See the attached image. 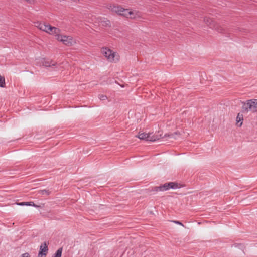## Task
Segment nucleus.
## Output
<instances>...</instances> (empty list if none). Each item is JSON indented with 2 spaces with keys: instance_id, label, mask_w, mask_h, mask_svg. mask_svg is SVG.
<instances>
[{
  "instance_id": "1",
  "label": "nucleus",
  "mask_w": 257,
  "mask_h": 257,
  "mask_svg": "<svg viewBox=\"0 0 257 257\" xmlns=\"http://www.w3.org/2000/svg\"><path fill=\"white\" fill-rule=\"evenodd\" d=\"M108 9L113 13L127 18L135 19L140 17L138 11L131 9H125L120 5L112 4L108 7Z\"/></svg>"
},
{
  "instance_id": "2",
  "label": "nucleus",
  "mask_w": 257,
  "mask_h": 257,
  "mask_svg": "<svg viewBox=\"0 0 257 257\" xmlns=\"http://www.w3.org/2000/svg\"><path fill=\"white\" fill-rule=\"evenodd\" d=\"M100 53L109 62L116 63L119 61L120 55L119 53L110 48L103 47L101 48Z\"/></svg>"
},
{
  "instance_id": "3",
  "label": "nucleus",
  "mask_w": 257,
  "mask_h": 257,
  "mask_svg": "<svg viewBox=\"0 0 257 257\" xmlns=\"http://www.w3.org/2000/svg\"><path fill=\"white\" fill-rule=\"evenodd\" d=\"M54 36L58 41L67 46H71L76 43V40L72 36L63 34L59 28L58 32Z\"/></svg>"
},
{
  "instance_id": "4",
  "label": "nucleus",
  "mask_w": 257,
  "mask_h": 257,
  "mask_svg": "<svg viewBox=\"0 0 257 257\" xmlns=\"http://www.w3.org/2000/svg\"><path fill=\"white\" fill-rule=\"evenodd\" d=\"M242 108L246 112L257 113V99H251L242 102Z\"/></svg>"
},
{
  "instance_id": "5",
  "label": "nucleus",
  "mask_w": 257,
  "mask_h": 257,
  "mask_svg": "<svg viewBox=\"0 0 257 257\" xmlns=\"http://www.w3.org/2000/svg\"><path fill=\"white\" fill-rule=\"evenodd\" d=\"M35 26L40 30L53 36L58 32V28L45 23L37 22Z\"/></svg>"
},
{
  "instance_id": "6",
  "label": "nucleus",
  "mask_w": 257,
  "mask_h": 257,
  "mask_svg": "<svg viewBox=\"0 0 257 257\" xmlns=\"http://www.w3.org/2000/svg\"><path fill=\"white\" fill-rule=\"evenodd\" d=\"M182 186L176 182H170L166 183L159 186L155 187L154 190L155 191H165L169 190L170 189H176L180 188Z\"/></svg>"
},
{
  "instance_id": "7",
  "label": "nucleus",
  "mask_w": 257,
  "mask_h": 257,
  "mask_svg": "<svg viewBox=\"0 0 257 257\" xmlns=\"http://www.w3.org/2000/svg\"><path fill=\"white\" fill-rule=\"evenodd\" d=\"M138 137L141 140H144L147 141H155L158 140L159 138L155 136H151L150 133H139Z\"/></svg>"
},
{
  "instance_id": "8",
  "label": "nucleus",
  "mask_w": 257,
  "mask_h": 257,
  "mask_svg": "<svg viewBox=\"0 0 257 257\" xmlns=\"http://www.w3.org/2000/svg\"><path fill=\"white\" fill-rule=\"evenodd\" d=\"M48 246L46 242L42 244L40 247L38 257H42L43 255H46L48 251Z\"/></svg>"
},
{
  "instance_id": "9",
  "label": "nucleus",
  "mask_w": 257,
  "mask_h": 257,
  "mask_svg": "<svg viewBox=\"0 0 257 257\" xmlns=\"http://www.w3.org/2000/svg\"><path fill=\"white\" fill-rule=\"evenodd\" d=\"M203 22L210 28L212 29L215 23L216 22V21L212 18L205 16L203 18Z\"/></svg>"
},
{
  "instance_id": "10",
  "label": "nucleus",
  "mask_w": 257,
  "mask_h": 257,
  "mask_svg": "<svg viewBox=\"0 0 257 257\" xmlns=\"http://www.w3.org/2000/svg\"><path fill=\"white\" fill-rule=\"evenodd\" d=\"M211 29L220 33H223L225 32V29L223 26L217 21H216Z\"/></svg>"
},
{
  "instance_id": "11",
  "label": "nucleus",
  "mask_w": 257,
  "mask_h": 257,
  "mask_svg": "<svg viewBox=\"0 0 257 257\" xmlns=\"http://www.w3.org/2000/svg\"><path fill=\"white\" fill-rule=\"evenodd\" d=\"M41 63L43 66L46 67H50L55 65V62H53L52 60L46 59H42Z\"/></svg>"
},
{
  "instance_id": "12",
  "label": "nucleus",
  "mask_w": 257,
  "mask_h": 257,
  "mask_svg": "<svg viewBox=\"0 0 257 257\" xmlns=\"http://www.w3.org/2000/svg\"><path fill=\"white\" fill-rule=\"evenodd\" d=\"M243 120V114L238 113L237 114V116L236 119V124L238 125L239 126H241L242 124Z\"/></svg>"
},
{
  "instance_id": "13",
  "label": "nucleus",
  "mask_w": 257,
  "mask_h": 257,
  "mask_svg": "<svg viewBox=\"0 0 257 257\" xmlns=\"http://www.w3.org/2000/svg\"><path fill=\"white\" fill-rule=\"evenodd\" d=\"M38 193L41 195H49L50 194V191L48 190H41L38 191Z\"/></svg>"
},
{
  "instance_id": "14",
  "label": "nucleus",
  "mask_w": 257,
  "mask_h": 257,
  "mask_svg": "<svg viewBox=\"0 0 257 257\" xmlns=\"http://www.w3.org/2000/svg\"><path fill=\"white\" fill-rule=\"evenodd\" d=\"M62 252V249L59 248V249H58L57 250L56 252L55 253L54 257H61Z\"/></svg>"
},
{
  "instance_id": "15",
  "label": "nucleus",
  "mask_w": 257,
  "mask_h": 257,
  "mask_svg": "<svg viewBox=\"0 0 257 257\" xmlns=\"http://www.w3.org/2000/svg\"><path fill=\"white\" fill-rule=\"evenodd\" d=\"M5 84L4 77L0 76V87H4Z\"/></svg>"
},
{
  "instance_id": "16",
  "label": "nucleus",
  "mask_w": 257,
  "mask_h": 257,
  "mask_svg": "<svg viewBox=\"0 0 257 257\" xmlns=\"http://www.w3.org/2000/svg\"><path fill=\"white\" fill-rule=\"evenodd\" d=\"M98 98L101 100H106L107 99V97L106 95L103 94H99L98 95Z\"/></svg>"
},
{
  "instance_id": "17",
  "label": "nucleus",
  "mask_w": 257,
  "mask_h": 257,
  "mask_svg": "<svg viewBox=\"0 0 257 257\" xmlns=\"http://www.w3.org/2000/svg\"><path fill=\"white\" fill-rule=\"evenodd\" d=\"M28 206H34V207H39V206L35 204L33 202H28Z\"/></svg>"
},
{
  "instance_id": "18",
  "label": "nucleus",
  "mask_w": 257,
  "mask_h": 257,
  "mask_svg": "<svg viewBox=\"0 0 257 257\" xmlns=\"http://www.w3.org/2000/svg\"><path fill=\"white\" fill-rule=\"evenodd\" d=\"M28 202H20V203H17V204L20 206H28Z\"/></svg>"
},
{
  "instance_id": "19",
  "label": "nucleus",
  "mask_w": 257,
  "mask_h": 257,
  "mask_svg": "<svg viewBox=\"0 0 257 257\" xmlns=\"http://www.w3.org/2000/svg\"><path fill=\"white\" fill-rule=\"evenodd\" d=\"M20 257H31L30 254L28 252L22 254Z\"/></svg>"
},
{
  "instance_id": "20",
  "label": "nucleus",
  "mask_w": 257,
  "mask_h": 257,
  "mask_svg": "<svg viewBox=\"0 0 257 257\" xmlns=\"http://www.w3.org/2000/svg\"><path fill=\"white\" fill-rule=\"evenodd\" d=\"M173 222L177 224H178V225H181L182 226H184V225L180 222L178 221H172Z\"/></svg>"
}]
</instances>
